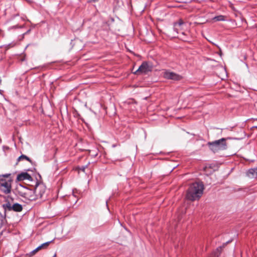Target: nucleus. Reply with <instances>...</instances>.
<instances>
[{
	"instance_id": "6e6552de",
	"label": "nucleus",
	"mask_w": 257,
	"mask_h": 257,
	"mask_svg": "<svg viewBox=\"0 0 257 257\" xmlns=\"http://www.w3.org/2000/svg\"><path fill=\"white\" fill-rule=\"evenodd\" d=\"M185 23L181 19L179 20L178 22L175 23L174 24V29L177 33H179L184 28Z\"/></svg>"
},
{
	"instance_id": "4468645a",
	"label": "nucleus",
	"mask_w": 257,
	"mask_h": 257,
	"mask_svg": "<svg viewBox=\"0 0 257 257\" xmlns=\"http://www.w3.org/2000/svg\"><path fill=\"white\" fill-rule=\"evenodd\" d=\"M51 241H48L45 243L42 244L41 245L38 246V248H42L47 247Z\"/></svg>"
},
{
	"instance_id": "f8f14e48",
	"label": "nucleus",
	"mask_w": 257,
	"mask_h": 257,
	"mask_svg": "<svg viewBox=\"0 0 257 257\" xmlns=\"http://www.w3.org/2000/svg\"><path fill=\"white\" fill-rule=\"evenodd\" d=\"M12 205H11V203L9 202L3 205V207L5 210L7 209L9 211L12 210Z\"/></svg>"
},
{
	"instance_id": "dca6fc26",
	"label": "nucleus",
	"mask_w": 257,
	"mask_h": 257,
	"mask_svg": "<svg viewBox=\"0 0 257 257\" xmlns=\"http://www.w3.org/2000/svg\"><path fill=\"white\" fill-rule=\"evenodd\" d=\"M86 167H87V166H83V167H82L80 169V170H81V171H83V172H84L85 169V168H86Z\"/></svg>"
},
{
	"instance_id": "1a4fd4ad",
	"label": "nucleus",
	"mask_w": 257,
	"mask_h": 257,
	"mask_svg": "<svg viewBox=\"0 0 257 257\" xmlns=\"http://www.w3.org/2000/svg\"><path fill=\"white\" fill-rule=\"evenodd\" d=\"M246 175L251 178H257V167L249 169L247 172Z\"/></svg>"
},
{
	"instance_id": "423d86ee",
	"label": "nucleus",
	"mask_w": 257,
	"mask_h": 257,
	"mask_svg": "<svg viewBox=\"0 0 257 257\" xmlns=\"http://www.w3.org/2000/svg\"><path fill=\"white\" fill-rule=\"evenodd\" d=\"M164 77L165 78L172 79L173 80H179L182 79V77L179 75L169 71H166L164 72Z\"/></svg>"
},
{
	"instance_id": "ddd939ff",
	"label": "nucleus",
	"mask_w": 257,
	"mask_h": 257,
	"mask_svg": "<svg viewBox=\"0 0 257 257\" xmlns=\"http://www.w3.org/2000/svg\"><path fill=\"white\" fill-rule=\"evenodd\" d=\"M213 20L215 21H225V17L223 16L220 15L215 17Z\"/></svg>"
},
{
	"instance_id": "9b49d317",
	"label": "nucleus",
	"mask_w": 257,
	"mask_h": 257,
	"mask_svg": "<svg viewBox=\"0 0 257 257\" xmlns=\"http://www.w3.org/2000/svg\"><path fill=\"white\" fill-rule=\"evenodd\" d=\"M23 160H26L30 162H32L29 157L24 155H22L21 156H20L18 159V161L19 162Z\"/></svg>"
},
{
	"instance_id": "f257e3e1",
	"label": "nucleus",
	"mask_w": 257,
	"mask_h": 257,
	"mask_svg": "<svg viewBox=\"0 0 257 257\" xmlns=\"http://www.w3.org/2000/svg\"><path fill=\"white\" fill-rule=\"evenodd\" d=\"M46 186L42 183L36 182L34 190L29 189L20 184L16 185L15 194L25 199V201H34L46 198Z\"/></svg>"
},
{
	"instance_id": "f03ea898",
	"label": "nucleus",
	"mask_w": 257,
	"mask_h": 257,
	"mask_svg": "<svg viewBox=\"0 0 257 257\" xmlns=\"http://www.w3.org/2000/svg\"><path fill=\"white\" fill-rule=\"evenodd\" d=\"M204 185L202 182H195L189 187L186 194V199L190 201L198 200L202 196Z\"/></svg>"
},
{
	"instance_id": "7ed1b4c3",
	"label": "nucleus",
	"mask_w": 257,
	"mask_h": 257,
	"mask_svg": "<svg viewBox=\"0 0 257 257\" xmlns=\"http://www.w3.org/2000/svg\"><path fill=\"white\" fill-rule=\"evenodd\" d=\"M228 138H221L219 140L213 142H209L207 143L209 149L214 153L219 151L225 150L227 149V144L226 141Z\"/></svg>"
},
{
	"instance_id": "a211bd4d",
	"label": "nucleus",
	"mask_w": 257,
	"mask_h": 257,
	"mask_svg": "<svg viewBox=\"0 0 257 257\" xmlns=\"http://www.w3.org/2000/svg\"><path fill=\"white\" fill-rule=\"evenodd\" d=\"M92 1L93 2H96L98 1V0H92Z\"/></svg>"
},
{
	"instance_id": "2eb2a0df",
	"label": "nucleus",
	"mask_w": 257,
	"mask_h": 257,
	"mask_svg": "<svg viewBox=\"0 0 257 257\" xmlns=\"http://www.w3.org/2000/svg\"><path fill=\"white\" fill-rule=\"evenodd\" d=\"M1 175V179H5L4 178H8L11 175V174H6Z\"/></svg>"
},
{
	"instance_id": "20e7f679",
	"label": "nucleus",
	"mask_w": 257,
	"mask_h": 257,
	"mask_svg": "<svg viewBox=\"0 0 257 257\" xmlns=\"http://www.w3.org/2000/svg\"><path fill=\"white\" fill-rule=\"evenodd\" d=\"M12 180L0 179V191L5 194H9L12 191Z\"/></svg>"
},
{
	"instance_id": "f3484780",
	"label": "nucleus",
	"mask_w": 257,
	"mask_h": 257,
	"mask_svg": "<svg viewBox=\"0 0 257 257\" xmlns=\"http://www.w3.org/2000/svg\"><path fill=\"white\" fill-rule=\"evenodd\" d=\"M41 248H38V247H37L35 250H33V252H36V251H37L38 250L40 249Z\"/></svg>"
},
{
	"instance_id": "0eeeda50",
	"label": "nucleus",
	"mask_w": 257,
	"mask_h": 257,
	"mask_svg": "<svg viewBox=\"0 0 257 257\" xmlns=\"http://www.w3.org/2000/svg\"><path fill=\"white\" fill-rule=\"evenodd\" d=\"M17 180L19 181L23 180L32 181V178L27 172H22L18 175Z\"/></svg>"
},
{
	"instance_id": "39448f33",
	"label": "nucleus",
	"mask_w": 257,
	"mask_h": 257,
	"mask_svg": "<svg viewBox=\"0 0 257 257\" xmlns=\"http://www.w3.org/2000/svg\"><path fill=\"white\" fill-rule=\"evenodd\" d=\"M152 69V65L151 64L147 62H144L134 73L135 74H146L148 72L151 71Z\"/></svg>"
},
{
	"instance_id": "9d476101",
	"label": "nucleus",
	"mask_w": 257,
	"mask_h": 257,
	"mask_svg": "<svg viewBox=\"0 0 257 257\" xmlns=\"http://www.w3.org/2000/svg\"><path fill=\"white\" fill-rule=\"evenodd\" d=\"M22 206L19 203H15L12 206V210H14L17 212H20L22 210Z\"/></svg>"
},
{
	"instance_id": "6ab92c4d",
	"label": "nucleus",
	"mask_w": 257,
	"mask_h": 257,
	"mask_svg": "<svg viewBox=\"0 0 257 257\" xmlns=\"http://www.w3.org/2000/svg\"><path fill=\"white\" fill-rule=\"evenodd\" d=\"M217 250H220V249H221V248H217Z\"/></svg>"
}]
</instances>
